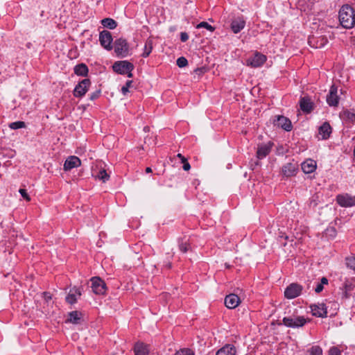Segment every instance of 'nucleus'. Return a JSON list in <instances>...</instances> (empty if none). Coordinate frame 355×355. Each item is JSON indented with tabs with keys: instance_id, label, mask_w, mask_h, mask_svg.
I'll use <instances>...</instances> for the list:
<instances>
[{
	"instance_id": "7c9ffc66",
	"label": "nucleus",
	"mask_w": 355,
	"mask_h": 355,
	"mask_svg": "<svg viewBox=\"0 0 355 355\" xmlns=\"http://www.w3.org/2000/svg\"><path fill=\"white\" fill-rule=\"evenodd\" d=\"M25 126H26V124L24 121H15V122L10 123L9 124V127L13 130L22 128H24Z\"/></svg>"
},
{
	"instance_id": "a18cd8bd",
	"label": "nucleus",
	"mask_w": 355,
	"mask_h": 355,
	"mask_svg": "<svg viewBox=\"0 0 355 355\" xmlns=\"http://www.w3.org/2000/svg\"><path fill=\"white\" fill-rule=\"evenodd\" d=\"M182 162L183 163V166H182V168H183V169H184V171H189V170L191 168V165H190V164L187 162V159H185V161H184V162Z\"/></svg>"
},
{
	"instance_id": "de8ad7c7",
	"label": "nucleus",
	"mask_w": 355,
	"mask_h": 355,
	"mask_svg": "<svg viewBox=\"0 0 355 355\" xmlns=\"http://www.w3.org/2000/svg\"><path fill=\"white\" fill-rule=\"evenodd\" d=\"M72 289H73V292H74V293L76 295V296L80 297L82 293H81V290H80V288H77V287L75 286Z\"/></svg>"
},
{
	"instance_id": "2eb2a0df",
	"label": "nucleus",
	"mask_w": 355,
	"mask_h": 355,
	"mask_svg": "<svg viewBox=\"0 0 355 355\" xmlns=\"http://www.w3.org/2000/svg\"><path fill=\"white\" fill-rule=\"evenodd\" d=\"M239 303L240 298L236 294L227 295L225 298V304L228 309H234L239 306Z\"/></svg>"
},
{
	"instance_id": "9d476101",
	"label": "nucleus",
	"mask_w": 355,
	"mask_h": 355,
	"mask_svg": "<svg viewBox=\"0 0 355 355\" xmlns=\"http://www.w3.org/2000/svg\"><path fill=\"white\" fill-rule=\"evenodd\" d=\"M299 164L297 162H289L282 168V174L286 177H292L296 175Z\"/></svg>"
},
{
	"instance_id": "dca6fc26",
	"label": "nucleus",
	"mask_w": 355,
	"mask_h": 355,
	"mask_svg": "<svg viewBox=\"0 0 355 355\" xmlns=\"http://www.w3.org/2000/svg\"><path fill=\"white\" fill-rule=\"evenodd\" d=\"M81 164L80 159L76 156H71L65 161L64 164V170L67 171L78 167Z\"/></svg>"
},
{
	"instance_id": "1a4fd4ad",
	"label": "nucleus",
	"mask_w": 355,
	"mask_h": 355,
	"mask_svg": "<svg viewBox=\"0 0 355 355\" xmlns=\"http://www.w3.org/2000/svg\"><path fill=\"white\" fill-rule=\"evenodd\" d=\"M276 119L274 120L275 125H277L286 131H291L292 130V123L291 120L284 116H276Z\"/></svg>"
},
{
	"instance_id": "c03bdc74",
	"label": "nucleus",
	"mask_w": 355,
	"mask_h": 355,
	"mask_svg": "<svg viewBox=\"0 0 355 355\" xmlns=\"http://www.w3.org/2000/svg\"><path fill=\"white\" fill-rule=\"evenodd\" d=\"M188 39H189V35L187 33L182 32L180 33V40L182 42H184L187 41Z\"/></svg>"
},
{
	"instance_id": "5fc2aeb1",
	"label": "nucleus",
	"mask_w": 355,
	"mask_h": 355,
	"mask_svg": "<svg viewBox=\"0 0 355 355\" xmlns=\"http://www.w3.org/2000/svg\"><path fill=\"white\" fill-rule=\"evenodd\" d=\"M166 266H167L168 268H170L171 267V263H168V264L166 265Z\"/></svg>"
},
{
	"instance_id": "9b49d317",
	"label": "nucleus",
	"mask_w": 355,
	"mask_h": 355,
	"mask_svg": "<svg viewBox=\"0 0 355 355\" xmlns=\"http://www.w3.org/2000/svg\"><path fill=\"white\" fill-rule=\"evenodd\" d=\"M99 41L101 44L107 50L112 49L111 43L112 42V34L107 31H103L99 34Z\"/></svg>"
},
{
	"instance_id": "3c124183",
	"label": "nucleus",
	"mask_w": 355,
	"mask_h": 355,
	"mask_svg": "<svg viewBox=\"0 0 355 355\" xmlns=\"http://www.w3.org/2000/svg\"><path fill=\"white\" fill-rule=\"evenodd\" d=\"M177 157L181 159V162H184L187 159L182 154L179 153Z\"/></svg>"
},
{
	"instance_id": "a878e982",
	"label": "nucleus",
	"mask_w": 355,
	"mask_h": 355,
	"mask_svg": "<svg viewBox=\"0 0 355 355\" xmlns=\"http://www.w3.org/2000/svg\"><path fill=\"white\" fill-rule=\"evenodd\" d=\"M74 73L78 76H86L88 73V67L83 63L77 64L74 67Z\"/></svg>"
},
{
	"instance_id": "4be33fe9",
	"label": "nucleus",
	"mask_w": 355,
	"mask_h": 355,
	"mask_svg": "<svg viewBox=\"0 0 355 355\" xmlns=\"http://www.w3.org/2000/svg\"><path fill=\"white\" fill-rule=\"evenodd\" d=\"M82 314L81 313L74 311L69 313L68 318L66 320L67 322H71L74 324H78L80 323L82 320Z\"/></svg>"
},
{
	"instance_id": "f3484780",
	"label": "nucleus",
	"mask_w": 355,
	"mask_h": 355,
	"mask_svg": "<svg viewBox=\"0 0 355 355\" xmlns=\"http://www.w3.org/2000/svg\"><path fill=\"white\" fill-rule=\"evenodd\" d=\"M245 21L242 17H238L232 20L231 23V29L234 33H239L242 29L244 28Z\"/></svg>"
},
{
	"instance_id": "20e7f679",
	"label": "nucleus",
	"mask_w": 355,
	"mask_h": 355,
	"mask_svg": "<svg viewBox=\"0 0 355 355\" xmlns=\"http://www.w3.org/2000/svg\"><path fill=\"white\" fill-rule=\"evenodd\" d=\"M302 286L297 283H292L284 291V296L287 299H294L298 297L302 291Z\"/></svg>"
},
{
	"instance_id": "a19ab883",
	"label": "nucleus",
	"mask_w": 355,
	"mask_h": 355,
	"mask_svg": "<svg viewBox=\"0 0 355 355\" xmlns=\"http://www.w3.org/2000/svg\"><path fill=\"white\" fill-rule=\"evenodd\" d=\"M179 247H180V250L182 252L185 253L189 250V244H188L187 242H185V243L182 242L181 243H180Z\"/></svg>"
},
{
	"instance_id": "39448f33",
	"label": "nucleus",
	"mask_w": 355,
	"mask_h": 355,
	"mask_svg": "<svg viewBox=\"0 0 355 355\" xmlns=\"http://www.w3.org/2000/svg\"><path fill=\"white\" fill-rule=\"evenodd\" d=\"M90 281L92 282V291L95 294L104 295L105 293L106 284L100 277H92Z\"/></svg>"
},
{
	"instance_id": "864d4df0",
	"label": "nucleus",
	"mask_w": 355,
	"mask_h": 355,
	"mask_svg": "<svg viewBox=\"0 0 355 355\" xmlns=\"http://www.w3.org/2000/svg\"><path fill=\"white\" fill-rule=\"evenodd\" d=\"M146 173H151V172H152V169H151V168H150V167H147V168H146Z\"/></svg>"
},
{
	"instance_id": "f257e3e1",
	"label": "nucleus",
	"mask_w": 355,
	"mask_h": 355,
	"mask_svg": "<svg viewBox=\"0 0 355 355\" xmlns=\"http://www.w3.org/2000/svg\"><path fill=\"white\" fill-rule=\"evenodd\" d=\"M339 21L343 27L352 28L355 24L353 8L348 5L343 6L339 11Z\"/></svg>"
},
{
	"instance_id": "72a5a7b5",
	"label": "nucleus",
	"mask_w": 355,
	"mask_h": 355,
	"mask_svg": "<svg viewBox=\"0 0 355 355\" xmlns=\"http://www.w3.org/2000/svg\"><path fill=\"white\" fill-rule=\"evenodd\" d=\"M196 28H205L210 31L211 32H213L214 31V28L206 21L200 22V24H198L196 26Z\"/></svg>"
},
{
	"instance_id": "4c0bfd02",
	"label": "nucleus",
	"mask_w": 355,
	"mask_h": 355,
	"mask_svg": "<svg viewBox=\"0 0 355 355\" xmlns=\"http://www.w3.org/2000/svg\"><path fill=\"white\" fill-rule=\"evenodd\" d=\"M132 83V80H128L125 83V85L122 87L121 92H122L123 94H124V95L126 94V93L128 92L129 87H131Z\"/></svg>"
},
{
	"instance_id": "f03ea898",
	"label": "nucleus",
	"mask_w": 355,
	"mask_h": 355,
	"mask_svg": "<svg viewBox=\"0 0 355 355\" xmlns=\"http://www.w3.org/2000/svg\"><path fill=\"white\" fill-rule=\"evenodd\" d=\"M307 322V320L304 316H300L295 313L286 316L283 318L282 322L279 324H284L291 328H299L303 327Z\"/></svg>"
},
{
	"instance_id": "8fccbe9b",
	"label": "nucleus",
	"mask_w": 355,
	"mask_h": 355,
	"mask_svg": "<svg viewBox=\"0 0 355 355\" xmlns=\"http://www.w3.org/2000/svg\"><path fill=\"white\" fill-rule=\"evenodd\" d=\"M320 284L324 286V284H328V279L326 278V277H322L321 279V282H320Z\"/></svg>"
},
{
	"instance_id": "ddd939ff",
	"label": "nucleus",
	"mask_w": 355,
	"mask_h": 355,
	"mask_svg": "<svg viewBox=\"0 0 355 355\" xmlns=\"http://www.w3.org/2000/svg\"><path fill=\"white\" fill-rule=\"evenodd\" d=\"M266 55L259 53H257L252 58H249L247 62L248 65H250L252 67H259L266 62Z\"/></svg>"
},
{
	"instance_id": "79ce46f5",
	"label": "nucleus",
	"mask_w": 355,
	"mask_h": 355,
	"mask_svg": "<svg viewBox=\"0 0 355 355\" xmlns=\"http://www.w3.org/2000/svg\"><path fill=\"white\" fill-rule=\"evenodd\" d=\"M206 71H207V69L205 67H200V68H197L195 70V73L196 74H198V76H201V75L204 74L206 72Z\"/></svg>"
},
{
	"instance_id": "09e8293b",
	"label": "nucleus",
	"mask_w": 355,
	"mask_h": 355,
	"mask_svg": "<svg viewBox=\"0 0 355 355\" xmlns=\"http://www.w3.org/2000/svg\"><path fill=\"white\" fill-rule=\"evenodd\" d=\"M43 295H44V298H45V300H46V301H49V300H51V295H50V293H48V292H44V293H43Z\"/></svg>"
},
{
	"instance_id": "412c9836",
	"label": "nucleus",
	"mask_w": 355,
	"mask_h": 355,
	"mask_svg": "<svg viewBox=\"0 0 355 355\" xmlns=\"http://www.w3.org/2000/svg\"><path fill=\"white\" fill-rule=\"evenodd\" d=\"M236 352L235 347L232 345L227 344L218 349L216 355H235Z\"/></svg>"
},
{
	"instance_id": "b1692460",
	"label": "nucleus",
	"mask_w": 355,
	"mask_h": 355,
	"mask_svg": "<svg viewBox=\"0 0 355 355\" xmlns=\"http://www.w3.org/2000/svg\"><path fill=\"white\" fill-rule=\"evenodd\" d=\"M300 105L303 112L309 113L313 110L312 103L308 98H302L300 101Z\"/></svg>"
},
{
	"instance_id": "473e14b6",
	"label": "nucleus",
	"mask_w": 355,
	"mask_h": 355,
	"mask_svg": "<svg viewBox=\"0 0 355 355\" xmlns=\"http://www.w3.org/2000/svg\"><path fill=\"white\" fill-rule=\"evenodd\" d=\"M319 200H320V196L318 193L313 195L311 197V198L310 199L309 206L315 207V206L318 205Z\"/></svg>"
},
{
	"instance_id": "a211bd4d",
	"label": "nucleus",
	"mask_w": 355,
	"mask_h": 355,
	"mask_svg": "<svg viewBox=\"0 0 355 355\" xmlns=\"http://www.w3.org/2000/svg\"><path fill=\"white\" fill-rule=\"evenodd\" d=\"M331 133V127L329 123L324 122L318 130V134L321 136L322 139H327L329 137Z\"/></svg>"
},
{
	"instance_id": "6ab92c4d",
	"label": "nucleus",
	"mask_w": 355,
	"mask_h": 355,
	"mask_svg": "<svg viewBox=\"0 0 355 355\" xmlns=\"http://www.w3.org/2000/svg\"><path fill=\"white\" fill-rule=\"evenodd\" d=\"M272 145L270 143L259 146L257 151V157L258 159H263L269 154L271 150Z\"/></svg>"
},
{
	"instance_id": "49530a36",
	"label": "nucleus",
	"mask_w": 355,
	"mask_h": 355,
	"mask_svg": "<svg viewBox=\"0 0 355 355\" xmlns=\"http://www.w3.org/2000/svg\"><path fill=\"white\" fill-rule=\"evenodd\" d=\"M323 290V286L320 283H318L315 288V291L317 293H320Z\"/></svg>"
},
{
	"instance_id": "cd10ccee",
	"label": "nucleus",
	"mask_w": 355,
	"mask_h": 355,
	"mask_svg": "<svg viewBox=\"0 0 355 355\" xmlns=\"http://www.w3.org/2000/svg\"><path fill=\"white\" fill-rule=\"evenodd\" d=\"M153 49V41L150 39H148L145 43L144 51L142 53V56L144 58L148 57L151 53Z\"/></svg>"
},
{
	"instance_id": "f704fd0d",
	"label": "nucleus",
	"mask_w": 355,
	"mask_h": 355,
	"mask_svg": "<svg viewBox=\"0 0 355 355\" xmlns=\"http://www.w3.org/2000/svg\"><path fill=\"white\" fill-rule=\"evenodd\" d=\"M346 265L348 268L355 270V257L346 258Z\"/></svg>"
},
{
	"instance_id": "bb28decb",
	"label": "nucleus",
	"mask_w": 355,
	"mask_h": 355,
	"mask_svg": "<svg viewBox=\"0 0 355 355\" xmlns=\"http://www.w3.org/2000/svg\"><path fill=\"white\" fill-rule=\"evenodd\" d=\"M101 24L104 27L110 29H114L117 26L116 21L111 18H105L102 19Z\"/></svg>"
},
{
	"instance_id": "5701e85b",
	"label": "nucleus",
	"mask_w": 355,
	"mask_h": 355,
	"mask_svg": "<svg viewBox=\"0 0 355 355\" xmlns=\"http://www.w3.org/2000/svg\"><path fill=\"white\" fill-rule=\"evenodd\" d=\"M340 116L345 121L354 123L355 122V110H346L340 114Z\"/></svg>"
},
{
	"instance_id": "aec40b11",
	"label": "nucleus",
	"mask_w": 355,
	"mask_h": 355,
	"mask_svg": "<svg viewBox=\"0 0 355 355\" xmlns=\"http://www.w3.org/2000/svg\"><path fill=\"white\" fill-rule=\"evenodd\" d=\"M302 169L305 173H311L313 172L316 168V163L313 159H307L302 164Z\"/></svg>"
},
{
	"instance_id": "393cba45",
	"label": "nucleus",
	"mask_w": 355,
	"mask_h": 355,
	"mask_svg": "<svg viewBox=\"0 0 355 355\" xmlns=\"http://www.w3.org/2000/svg\"><path fill=\"white\" fill-rule=\"evenodd\" d=\"M135 355H148L149 349L148 346L144 343H137L135 346Z\"/></svg>"
},
{
	"instance_id": "4468645a",
	"label": "nucleus",
	"mask_w": 355,
	"mask_h": 355,
	"mask_svg": "<svg viewBox=\"0 0 355 355\" xmlns=\"http://www.w3.org/2000/svg\"><path fill=\"white\" fill-rule=\"evenodd\" d=\"M311 309L313 315L320 318L327 317V311L324 304H313Z\"/></svg>"
},
{
	"instance_id": "e433bc0d",
	"label": "nucleus",
	"mask_w": 355,
	"mask_h": 355,
	"mask_svg": "<svg viewBox=\"0 0 355 355\" xmlns=\"http://www.w3.org/2000/svg\"><path fill=\"white\" fill-rule=\"evenodd\" d=\"M175 355H193V352L190 349H182L178 351Z\"/></svg>"
},
{
	"instance_id": "c9c22d12",
	"label": "nucleus",
	"mask_w": 355,
	"mask_h": 355,
	"mask_svg": "<svg viewBox=\"0 0 355 355\" xmlns=\"http://www.w3.org/2000/svg\"><path fill=\"white\" fill-rule=\"evenodd\" d=\"M176 63L179 67L182 68L186 67L188 64V61L184 57H180L178 58Z\"/></svg>"
},
{
	"instance_id": "423d86ee",
	"label": "nucleus",
	"mask_w": 355,
	"mask_h": 355,
	"mask_svg": "<svg viewBox=\"0 0 355 355\" xmlns=\"http://www.w3.org/2000/svg\"><path fill=\"white\" fill-rule=\"evenodd\" d=\"M114 51L118 56L125 57L128 54V45L125 40L118 39L114 42Z\"/></svg>"
},
{
	"instance_id": "c85d7f7f",
	"label": "nucleus",
	"mask_w": 355,
	"mask_h": 355,
	"mask_svg": "<svg viewBox=\"0 0 355 355\" xmlns=\"http://www.w3.org/2000/svg\"><path fill=\"white\" fill-rule=\"evenodd\" d=\"M94 176L96 178L103 181V182H105L110 178L109 174L107 173L105 169H101Z\"/></svg>"
},
{
	"instance_id": "c756f323",
	"label": "nucleus",
	"mask_w": 355,
	"mask_h": 355,
	"mask_svg": "<svg viewBox=\"0 0 355 355\" xmlns=\"http://www.w3.org/2000/svg\"><path fill=\"white\" fill-rule=\"evenodd\" d=\"M66 301L71 304L76 302L77 298L72 288L70 290L69 294L66 297Z\"/></svg>"
},
{
	"instance_id": "603ef678",
	"label": "nucleus",
	"mask_w": 355,
	"mask_h": 355,
	"mask_svg": "<svg viewBox=\"0 0 355 355\" xmlns=\"http://www.w3.org/2000/svg\"><path fill=\"white\" fill-rule=\"evenodd\" d=\"M132 71H127V74H128V77L129 78H132V73H131Z\"/></svg>"
},
{
	"instance_id": "f8f14e48",
	"label": "nucleus",
	"mask_w": 355,
	"mask_h": 355,
	"mask_svg": "<svg viewBox=\"0 0 355 355\" xmlns=\"http://www.w3.org/2000/svg\"><path fill=\"white\" fill-rule=\"evenodd\" d=\"M338 88L334 85H331L329 93L327 96V102L329 106H337L339 102V97L337 94Z\"/></svg>"
},
{
	"instance_id": "2f4dec72",
	"label": "nucleus",
	"mask_w": 355,
	"mask_h": 355,
	"mask_svg": "<svg viewBox=\"0 0 355 355\" xmlns=\"http://www.w3.org/2000/svg\"><path fill=\"white\" fill-rule=\"evenodd\" d=\"M310 355H322V350L319 346H313L309 349Z\"/></svg>"
},
{
	"instance_id": "7ed1b4c3",
	"label": "nucleus",
	"mask_w": 355,
	"mask_h": 355,
	"mask_svg": "<svg viewBox=\"0 0 355 355\" xmlns=\"http://www.w3.org/2000/svg\"><path fill=\"white\" fill-rule=\"evenodd\" d=\"M112 69L118 73L125 74L127 71L134 69V65L127 60L116 61L114 63Z\"/></svg>"
},
{
	"instance_id": "6e6552de",
	"label": "nucleus",
	"mask_w": 355,
	"mask_h": 355,
	"mask_svg": "<svg viewBox=\"0 0 355 355\" xmlns=\"http://www.w3.org/2000/svg\"><path fill=\"white\" fill-rule=\"evenodd\" d=\"M336 201L341 207H352L355 205V196H352L348 193L340 194L337 196Z\"/></svg>"
},
{
	"instance_id": "ea45409f",
	"label": "nucleus",
	"mask_w": 355,
	"mask_h": 355,
	"mask_svg": "<svg viewBox=\"0 0 355 355\" xmlns=\"http://www.w3.org/2000/svg\"><path fill=\"white\" fill-rule=\"evenodd\" d=\"M19 193L21 195V196L27 201L31 200V198L29 195L28 194L27 191L24 189H20L19 190Z\"/></svg>"
},
{
	"instance_id": "58836bf2",
	"label": "nucleus",
	"mask_w": 355,
	"mask_h": 355,
	"mask_svg": "<svg viewBox=\"0 0 355 355\" xmlns=\"http://www.w3.org/2000/svg\"><path fill=\"white\" fill-rule=\"evenodd\" d=\"M328 355H341V352L338 347H332L329 350Z\"/></svg>"
},
{
	"instance_id": "0eeeda50",
	"label": "nucleus",
	"mask_w": 355,
	"mask_h": 355,
	"mask_svg": "<svg viewBox=\"0 0 355 355\" xmlns=\"http://www.w3.org/2000/svg\"><path fill=\"white\" fill-rule=\"evenodd\" d=\"M91 85V81L88 78H85L80 81L75 87L73 90V95L76 97H82L88 91Z\"/></svg>"
},
{
	"instance_id": "37998d69",
	"label": "nucleus",
	"mask_w": 355,
	"mask_h": 355,
	"mask_svg": "<svg viewBox=\"0 0 355 355\" xmlns=\"http://www.w3.org/2000/svg\"><path fill=\"white\" fill-rule=\"evenodd\" d=\"M100 96V91H96L95 92H93L90 96L89 98L91 101H94L96 98H98Z\"/></svg>"
}]
</instances>
